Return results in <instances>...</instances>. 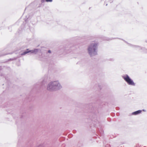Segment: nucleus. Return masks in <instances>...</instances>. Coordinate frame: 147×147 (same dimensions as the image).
I'll return each instance as SVG.
<instances>
[{
	"mask_svg": "<svg viewBox=\"0 0 147 147\" xmlns=\"http://www.w3.org/2000/svg\"><path fill=\"white\" fill-rule=\"evenodd\" d=\"M62 88V86L58 80L52 81L49 82L47 86V90L50 92L58 91Z\"/></svg>",
	"mask_w": 147,
	"mask_h": 147,
	"instance_id": "nucleus-1",
	"label": "nucleus"
},
{
	"mask_svg": "<svg viewBox=\"0 0 147 147\" xmlns=\"http://www.w3.org/2000/svg\"><path fill=\"white\" fill-rule=\"evenodd\" d=\"M99 45V43L98 41H92L88 46V53L91 57L97 55Z\"/></svg>",
	"mask_w": 147,
	"mask_h": 147,
	"instance_id": "nucleus-2",
	"label": "nucleus"
},
{
	"mask_svg": "<svg viewBox=\"0 0 147 147\" xmlns=\"http://www.w3.org/2000/svg\"><path fill=\"white\" fill-rule=\"evenodd\" d=\"M122 78L128 85L133 86H135V84L133 80L130 78L126 74L123 76Z\"/></svg>",
	"mask_w": 147,
	"mask_h": 147,
	"instance_id": "nucleus-3",
	"label": "nucleus"
},
{
	"mask_svg": "<svg viewBox=\"0 0 147 147\" xmlns=\"http://www.w3.org/2000/svg\"><path fill=\"white\" fill-rule=\"evenodd\" d=\"M40 51V50L39 49H35L34 50H29L30 53H31L36 54L39 51Z\"/></svg>",
	"mask_w": 147,
	"mask_h": 147,
	"instance_id": "nucleus-4",
	"label": "nucleus"
},
{
	"mask_svg": "<svg viewBox=\"0 0 147 147\" xmlns=\"http://www.w3.org/2000/svg\"><path fill=\"white\" fill-rule=\"evenodd\" d=\"M142 112L141 110H139L138 111H135L134 112H133L132 113V115H136L138 114H139L141 113Z\"/></svg>",
	"mask_w": 147,
	"mask_h": 147,
	"instance_id": "nucleus-5",
	"label": "nucleus"
},
{
	"mask_svg": "<svg viewBox=\"0 0 147 147\" xmlns=\"http://www.w3.org/2000/svg\"><path fill=\"white\" fill-rule=\"evenodd\" d=\"M27 51L24 52L23 53H22L21 54V55H25L28 53H30L29 50H28V49H27Z\"/></svg>",
	"mask_w": 147,
	"mask_h": 147,
	"instance_id": "nucleus-6",
	"label": "nucleus"
},
{
	"mask_svg": "<svg viewBox=\"0 0 147 147\" xmlns=\"http://www.w3.org/2000/svg\"><path fill=\"white\" fill-rule=\"evenodd\" d=\"M133 46L134 47V48H136L137 49H138V48H140V47L138 46L133 45Z\"/></svg>",
	"mask_w": 147,
	"mask_h": 147,
	"instance_id": "nucleus-7",
	"label": "nucleus"
},
{
	"mask_svg": "<svg viewBox=\"0 0 147 147\" xmlns=\"http://www.w3.org/2000/svg\"><path fill=\"white\" fill-rule=\"evenodd\" d=\"M47 2H51L53 0H45Z\"/></svg>",
	"mask_w": 147,
	"mask_h": 147,
	"instance_id": "nucleus-8",
	"label": "nucleus"
},
{
	"mask_svg": "<svg viewBox=\"0 0 147 147\" xmlns=\"http://www.w3.org/2000/svg\"><path fill=\"white\" fill-rule=\"evenodd\" d=\"M48 52L49 53H51V50H49L48 51Z\"/></svg>",
	"mask_w": 147,
	"mask_h": 147,
	"instance_id": "nucleus-9",
	"label": "nucleus"
}]
</instances>
